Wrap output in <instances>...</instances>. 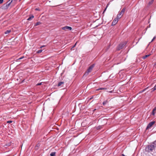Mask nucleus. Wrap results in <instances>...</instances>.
<instances>
[{"label": "nucleus", "mask_w": 156, "mask_h": 156, "mask_svg": "<svg viewBox=\"0 0 156 156\" xmlns=\"http://www.w3.org/2000/svg\"><path fill=\"white\" fill-rule=\"evenodd\" d=\"M35 10H39V9H38V8H36V9H35Z\"/></svg>", "instance_id": "nucleus-31"}, {"label": "nucleus", "mask_w": 156, "mask_h": 156, "mask_svg": "<svg viewBox=\"0 0 156 156\" xmlns=\"http://www.w3.org/2000/svg\"><path fill=\"white\" fill-rule=\"evenodd\" d=\"M4 0H0V4L2 3L3 2Z\"/></svg>", "instance_id": "nucleus-25"}, {"label": "nucleus", "mask_w": 156, "mask_h": 156, "mask_svg": "<svg viewBox=\"0 0 156 156\" xmlns=\"http://www.w3.org/2000/svg\"><path fill=\"white\" fill-rule=\"evenodd\" d=\"M62 29L63 30H71L72 28L70 27L65 26L62 28Z\"/></svg>", "instance_id": "nucleus-8"}, {"label": "nucleus", "mask_w": 156, "mask_h": 156, "mask_svg": "<svg viewBox=\"0 0 156 156\" xmlns=\"http://www.w3.org/2000/svg\"><path fill=\"white\" fill-rule=\"evenodd\" d=\"M156 112V107H155L153 110L152 115H154Z\"/></svg>", "instance_id": "nucleus-10"}, {"label": "nucleus", "mask_w": 156, "mask_h": 156, "mask_svg": "<svg viewBox=\"0 0 156 156\" xmlns=\"http://www.w3.org/2000/svg\"><path fill=\"white\" fill-rule=\"evenodd\" d=\"M156 38V36H155L153 38H154V39Z\"/></svg>", "instance_id": "nucleus-32"}, {"label": "nucleus", "mask_w": 156, "mask_h": 156, "mask_svg": "<svg viewBox=\"0 0 156 156\" xmlns=\"http://www.w3.org/2000/svg\"><path fill=\"white\" fill-rule=\"evenodd\" d=\"M155 123V122L153 121L151 122H150L147 125L146 129H148L150 128L152 125H153Z\"/></svg>", "instance_id": "nucleus-7"}, {"label": "nucleus", "mask_w": 156, "mask_h": 156, "mask_svg": "<svg viewBox=\"0 0 156 156\" xmlns=\"http://www.w3.org/2000/svg\"><path fill=\"white\" fill-rule=\"evenodd\" d=\"M21 0H20V1Z\"/></svg>", "instance_id": "nucleus-34"}, {"label": "nucleus", "mask_w": 156, "mask_h": 156, "mask_svg": "<svg viewBox=\"0 0 156 156\" xmlns=\"http://www.w3.org/2000/svg\"><path fill=\"white\" fill-rule=\"evenodd\" d=\"M7 3L3 4L2 6V9H6L8 8L9 5L11 4V2H9V3H7Z\"/></svg>", "instance_id": "nucleus-3"}, {"label": "nucleus", "mask_w": 156, "mask_h": 156, "mask_svg": "<svg viewBox=\"0 0 156 156\" xmlns=\"http://www.w3.org/2000/svg\"><path fill=\"white\" fill-rule=\"evenodd\" d=\"M125 11V8L123 9L117 15V18L120 19L121 18Z\"/></svg>", "instance_id": "nucleus-2"}, {"label": "nucleus", "mask_w": 156, "mask_h": 156, "mask_svg": "<svg viewBox=\"0 0 156 156\" xmlns=\"http://www.w3.org/2000/svg\"><path fill=\"white\" fill-rule=\"evenodd\" d=\"M92 99V98H90V99Z\"/></svg>", "instance_id": "nucleus-33"}, {"label": "nucleus", "mask_w": 156, "mask_h": 156, "mask_svg": "<svg viewBox=\"0 0 156 156\" xmlns=\"http://www.w3.org/2000/svg\"><path fill=\"white\" fill-rule=\"evenodd\" d=\"M42 83H38L36 85H37V86L40 85L42 84Z\"/></svg>", "instance_id": "nucleus-26"}, {"label": "nucleus", "mask_w": 156, "mask_h": 156, "mask_svg": "<svg viewBox=\"0 0 156 156\" xmlns=\"http://www.w3.org/2000/svg\"><path fill=\"white\" fill-rule=\"evenodd\" d=\"M106 89L105 88H98L96 90H105Z\"/></svg>", "instance_id": "nucleus-16"}, {"label": "nucleus", "mask_w": 156, "mask_h": 156, "mask_svg": "<svg viewBox=\"0 0 156 156\" xmlns=\"http://www.w3.org/2000/svg\"><path fill=\"white\" fill-rule=\"evenodd\" d=\"M108 5H107V6L106 7V8H105V9L104 10V11H103V13L106 10V9H107V7L108 6Z\"/></svg>", "instance_id": "nucleus-23"}, {"label": "nucleus", "mask_w": 156, "mask_h": 156, "mask_svg": "<svg viewBox=\"0 0 156 156\" xmlns=\"http://www.w3.org/2000/svg\"><path fill=\"white\" fill-rule=\"evenodd\" d=\"M156 90V84L155 86L152 89L151 92L153 91Z\"/></svg>", "instance_id": "nucleus-17"}, {"label": "nucleus", "mask_w": 156, "mask_h": 156, "mask_svg": "<svg viewBox=\"0 0 156 156\" xmlns=\"http://www.w3.org/2000/svg\"><path fill=\"white\" fill-rule=\"evenodd\" d=\"M147 88L148 87L146 88L145 89H144V90L140 91V93H142V92H143L144 91H145Z\"/></svg>", "instance_id": "nucleus-20"}, {"label": "nucleus", "mask_w": 156, "mask_h": 156, "mask_svg": "<svg viewBox=\"0 0 156 156\" xmlns=\"http://www.w3.org/2000/svg\"><path fill=\"white\" fill-rule=\"evenodd\" d=\"M10 2H11V4L13 6L16 3L17 0H9V2L10 1Z\"/></svg>", "instance_id": "nucleus-9"}, {"label": "nucleus", "mask_w": 156, "mask_h": 156, "mask_svg": "<svg viewBox=\"0 0 156 156\" xmlns=\"http://www.w3.org/2000/svg\"><path fill=\"white\" fill-rule=\"evenodd\" d=\"M126 42L122 43L120 44L119 45V46H118L117 47V49L118 50H120V49H122L123 47H124L125 46L126 44Z\"/></svg>", "instance_id": "nucleus-5"}, {"label": "nucleus", "mask_w": 156, "mask_h": 156, "mask_svg": "<svg viewBox=\"0 0 156 156\" xmlns=\"http://www.w3.org/2000/svg\"><path fill=\"white\" fill-rule=\"evenodd\" d=\"M108 103L107 101H105L103 102V104L104 105H105Z\"/></svg>", "instance_id": "nucleus-19"}, {"label": "nucleus", "mask_w": 156, "mask_h": 156, "mask_svg": "<svg viewBox=\"0 0 156 156\" xmlns=\"http://www.w3.org/2000/svg\"><path fill=\"white\" fill-rule=\"evenodd\" d=\"M42 51V50H39L38 51H37V52L38 53H40Z\"/></svg>", "instance_id": "nucleus-21"}, {"label": "nucleus", "mask_w": 156, "mask_h": 156, "mask_svg": "<svg viewBox=\"0 0 156 156\" xmlns=\"http://www.w3.org/2000/svg\"><path fill=\"white\" fill-rule=\"evenodd\" d=\"M24 58V56H23L22 57H21L20 58H19L18 60H20L22 59L23 58Z\"/></svg>", "instance_id": "nucleus-22"}, {"label": "nucleus", "mask_w": 156, "mask_h": 156, "mask_svg": "<svg viewBox=\"0 0 156 156\" xmlns=\"http://www.w3.org/2000/svg\"><path fill=\"white\" fill-rule=\"evenodd\" d=\"M44 46H44V45H42V46H41L40 47V48H42L43 47H44Z\"/></svg>", "instance_id": "nucleus-29"}, {"label": "nucleus", "mask_w": 156, "mask_h": 156, "mask_svg": "<svg viewBox=\"0 0 156 156\" xmlns=\"http://www.w3.org/2000/svg\"><path fill=\"white\" fill-rule=\"evenodd\" d=\"M63 83H64V82H59L58 83V86H60L62 85L63 84Z\"/></svg>", "instance_id": "nucleus-12"}, {"label": "nucleus", "mask_w": 156, "mask_h": 156, "mask_svg": "<svg viewBox=\"0 0 156 156\" xmlns=\"http://www.w3.org/2000/svg\"><path fill=\"white\" fill-rule=\"evenodd\" d=\"M55 152H52L50 154L51 156H55Z\"/></svg>", "instance_id": "nucleus-14"}, {"label": "nucleus", "mask_w": 156, "mask_h": 156, "mask_svg": "<svg viewBox=\"0 0 156 156\" xmlns=\"http://www.w3.org/2000/svg\"><path fill=\"white\" fill-rule=\"evenodd\" d=\"M10 32V30H7L5 32V34H9Z\"/></svg>", "instance_id": "nucleus-13"}, {"label": "nucleus", "mask_w": 156, "mask_h": 156, "mask_svg": "<svg viewBox=\"0 0 156 156\" xmlns=\"http://www.w3.org/2000/svg\"><path fill=\"white\" fill-rule=\"evenodd\" d=\"M77 42H76L75 44L73 46V47H72V48H74V47H75V46H76V43H77Z\"/></svg>", "instance_id": "nucleus-28"}, {"label": "nucleus", "mask_w": 156, "mask_h": 156, "mask_svg": "<svg viewBox=\"0 0 156 156\" xmlns=\"http://www.w3.org/2000/svg\"><path fill=\"white\" fill-rule=\"evenodd\" d=\"M153 0H151L149 2V5L152 4V3H153Z\"/></svg>", "instance_id": "nucleus-24"}, {"label": "nucleus", "mask_w": 156, "mask_h": 156, "mask_svg": "<svg viewBox=\"0 0 156 156\" xmlns=\"http://www.w3.org/2000/svg\"><path fill=\"white\" fill-rule=\"evenodd\" d=\"M156 147V141H154L153 143L150 145L148 146L146 148V150L148 152H152L154 150L155 147Z\"/></svg>", "instance_id": "nucleus-1"}, {"label": "nucleus", "mask_w": 156, "mask_h": 156, "mask_svg": "<svg viewBox=\"0 0 156 156\" xmlns=\"http://www.w3.org/2000/svg\"><path fill=\"white\" fill-rule=\"evenodd\" d=\"M119 19H117V17L116 18H115L112 21V26H114L118 22V20Z\"/></svg>", "instance_id": "nucleus-6"}, {"label": "nucleus", "mask_w": 156, "mask_h": 156, "mask_svg": "<svg viewBox=\"0 0 156 156\" xmlns=\"http://www.w3.org/2000/svg\"><path fill=\"white\" fill-rule=\"evenodd\" d=\"M94 66V65H93L90 66L88 69L87 70L86 72L84 74V75H88L89 73L91 72Z\"/></svg>", "instance_id": "nucleus-4"}, {"label": "nucleus", "mask_w": 156, "mask_h": 156, "mask_svg": "<svg viewBox=\"0 0 156 156\" xmlns=\"http://www.w3.org/2000/svg\"><path fill=\"white\" fill-rule=\"evenodd\" d=\"M150 55H145L143 57V58L144 59H145L147 57H149Z\"/></svg>", "instance_id": "nucleus-15"}, {"label": "nucleus", "mask_w": 156, "mask_h": 156, "mask_svg": "<svg viewBox=\"0 0 156 156\" xmlns=\"http://www.w3.org/2000/svg\"><path fill=\"white\" fill-rule=\"evenodd\" d=\"M154 39H155L154 38H153V39L151 41V42L153 41Z\"/></svg>", "instance_id": "nucleus-30"}, {"label": "nucleus", "mask_w": 156, "mask_h": 156, "mask_svg": "<svg viewBox=\"0 0 156 156\" xmlns=\"http://www.w3.org/2000/svg\"><path fill=\"white\" fill-rule=\"evenodd\" d=\"M12 122V121H8L7 122V123H10Z\"/></svg>", "instance_id": "nucleus-27"}, {"label": "nucleus", "mask_w": 156, "mask_h": 156, "mask_svg": "<svg viewBox=\"0 0 156 156\" xmlns=\"http://www.w3.org/2000/svg\"><path fill=\"white\" fill-rule=\"evenodd\" d=\"M41 23V22H37V23H36L35 24V26H38V25H40V24Z\"/></svg>", "instance_id": "nucleus-18"}, {"label": "nucleus", "mask_w": 156, "mask_h": 156, "mask_svg": "<svg viewBox=\"0 0 156 156\" xmlns=\"http://www.w3.org/2000/svg\"><path fill=\"white\" fill-rule=\"evenodd\" d=\"M34 18V16L33 15H32L31 16H30V17L28 18L27 20H30Z\"/></svg>", "instance_id": "nucleus-11"}]
</instances>
